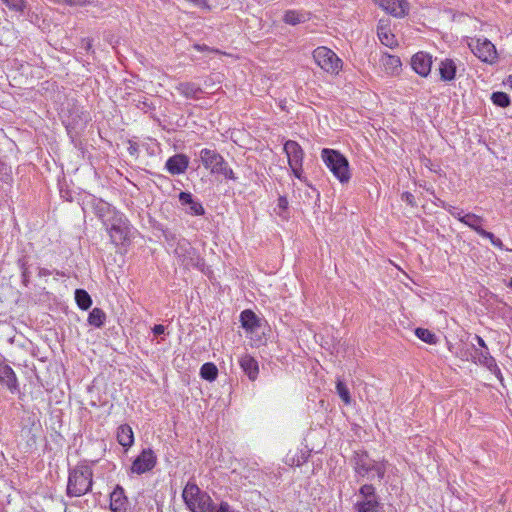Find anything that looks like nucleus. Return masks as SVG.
<instances>
[{
    "label": "nucleus",
    "instance_id": "e433bc0d",
    "mask_svg": "<svg viewBox=\"0 0 512 512\" xmlns=\"http://www.w3.org/2000/svg\"><path fill=\"white\" fill-rule=\"evenodd\" d=\"M90 3L89 0H65V4L71 7H84Z\"/></svg>",
    "mask_w": 512,
    "mask_h": 512
},
{
    "label": "nucleus",
    "instance_id": "473e14b6",
    "mask_svg": "<svg viewBox=\"0 0 512 512\" xmlns=\"http://www.w3.org/2000/svg\"><path fill=\"white\" fill-rule=\"evenodd\" d=\"M491 99L493 103L499 107H507L510 104V99L504 92L493 93Z\"/></svg>",
    "mask_w": 512,
    "mask_h": 512
},
{
    "label": "nucleus",
    "instance_id": "c03bdc74",
    "mask_svg": "<svg viewBox=\"0 0 512 512\" xmlns=\"http://www.w3.org/2000/svg\"><path fill=\"white\" fill-rule=\"evenodd\" d=\"M507 84L512 88V75L508 77Z\"/></svg>",
    "mask_w": 512,
    "mask_h": 512
},
{
    "label": "nucleus",
    "instance_id": "f8f14e48",
    "mask_svg": "<svg viewBox=\"0 0 512 512\" xmlns=\"http://www.w3.org/2000/svg\"><path fill=\"white\" fill-rule=\"evenodd\" d=\"M412 69L421 77H427L432 67V57L425 52H417L411 58Z\"/></svg>",
    "mask_w": 512,
    "mask_h": 512
},
{
    "label": "nucleus",
    "instance_id": "a18cd8bd",
    "mask_svg": "<svg viewBox=\"0 0 512 512\" xmlns=\"http://www.w3.org/2000/svg\"><path fill=\"white\" fill-rule=\"evenodd\" d=\"M194 48H195V49H197V50H199V51H201V50H203V49H204V48H203L202 46H200V45H195V46H194Z\"/></svg>",
    "mask_w": 512,
    "mask_h": 512
},
{
    "label": "nucleus",
    "instance_id": "4be33fe9",
    "mask_svg": "<svg viewBox=\"0 0 512 512\" xmlns=\"http://www.w3.org/2000/svg\"><path fill=\"white\" fill-rule=\"evenodd\" d=\"M179 200L182 205H189V212L192 215H203L205 210L201 203L195 201L189 192H181Z\"/></svg>",
    "mask_w": 512,
    "mask_h": 512
},
{
    "label": "nucleus",
    "instance_id": "a19ab883",
    "mask_svg": "<svg viewBox=\"0 0 512 512\" xmlns=\"http://www.w3.org/2000/svg\"><path fill=\"white\" fill-rule=\"evenodd\" d=\"M402 199L405 200L407 203L414 205V196L409 192H404L402 194Z\"/></svg>",
    "mask_w": 512,
    "mask_h": 512
},
{
    "label": "nucleus",
    "instance_id": "2eb2a0df",
    "mask_svg": "<svg viewBox=\"0 0 512 512\" xmlns=\"http://www.w3.org/2000/svg\"><path fill=\"white\" fill-rule=\"evenodd\" d=\"M108 232L111 241L116 245L122 244L128 236L126 223L121 217L114 219V222L108 228Z\"/></svg>",
    "mask_w": 512,
    "mask_h": 512
},
{
    "label": "nucleus",
    "instance_id": "f704fd0d",
    "mask_svg": "<svg viewBox=\"0 0 512 512\" xmlns=\"http://www.w3.org/2000/svg\"><path fill=\"white\" fill-rule=\"evenodd\" d=\"M478 234L484 238L489 239L492 245H494L495 247H498L500 249L503 248L502 240L500 238L495 237V235L492 232L486 231L482 228Z\"/></svg>",
    "mask_w": 512,
    "mask_h": 512
},
{
    "label": "nucleus",
    "instance_id": "412c9836",
    "mask_svg": "<svg viewBox=\"0 0 512 512\" xmlns=\"http://www.w3.org/2000/svg\"><path fill=\"white\" fill-rule=\"evenodd\" d=\"M242 327L249 333H253L260 326V320L251 310H244L240 315Z\"/></svg>",
    "mask_w": 512,
    "mask_h": 512
},
{
    "label": "nucleus",
    "instance_id": "7c9ffc66",
    "mask_svg": "<svg viewBox=\"0 0 512 512\" xmlns=\"http://www.w3.org/2000/svg\"><path fill=\"white\" fill-rule=\"evenodd\" d=\"M416 336L421 339L422 341L428 343V344H436L437 337L434 333H432L430 330L425 328H417L415 330Z\"/></svg>",
    "mask_w": 512,
    "mask_h": 512
},
{
    "label": "nucleus",
    "instance_id": "ea45409f",
    "mask_svg": "<svg viewBox=\"0 0 512 512\" xmlns=\"http://www.w3.org/2000/svg\"><path fill=\"white\" fill-rule=\"evenodd\" d=\"M278 207L282 210H286L288 207V200L286 197L280 196L278 199Z\"/></svg>",
    "mask_w": 512,
    "mask_h": 512
},
{
    "label": "nucleus",
    "instance_id": "5701e85b",
    "mask_svg": "<svg viewBox=\"0 0 512 512\" xmlns=\"http://www.w3.org/2000/svg\"><path fill=\"white\" fill-rule=\"evenodd\" d=\"M439 73L442 81H452L456 76V64L451 59L441 61L439 65Z\"/></svg>",
    "mask_w": 512,
    "mask_h": 512
},
{
    "label": "nucleus",
    "instance_id": "58836bf2",
    "mask_svg": "<svg viewBox=\"0 0 512 512\" xmlns=\"http://www.w3.org/2000/svg\"><path fill=\"white\" fill-rule=\"evenodd\" d=\"M447 210L453 217L457 218L461 222V218L464 215L461 211H458L455 207L452 206H449Z\"/></svg>",
    "mask_w": 512,
    "mask_h": 512
},
{
    "label": "nucleus",
    "instance_id": "1a4fd4ad",
    "mask_svg": "<svg viewBox=\"0 0 512 512\" xmlns=\"http://www.w3.org/2000/svg\"><path fill=\"white\" fill-rule=\"evenodd\" d=\"M199 157L205 169L212 174H218L219 171H222L225 160L216 150L204 148L200 151Z\"/></svg>",
    "mask_w": 512,
    "mask_h": 512
},
{
    "label": "nucleus",
    "instance_id": "423d86ee",
    "mask_svg": "<svg viewBox=\"0 0 512 512\" xmlns=\"http://www.w3.org/2000/svg\"><path fill=\"white\" fill-rule=\"evenodd\" d=\"M358 498L354 504L356 512H375L380 505L375 488L371 484H364L360 487Z\"/></svg>",
    "mask_w": 512,
    "mask_h": 512
},
{
    "label": "nucleus",
    "instance_id": "2f4dec72",
    "mask_svg": "<svg viewBox=\"0 0 512 512\" xmlns=\"http://www.w3.org/2000/svg\"><path fill=\"white\" fill-rule=\"evenodd\" d=\"M336 391L346 405H349L351 403L350 392L347 386L341 380H338L336 383Z\"/></svg>",
    "mask_w": 512,
    "mask_h": 512
},
{
    "label": "nucleus",
    "instance_id": "9d476101",
    "mask_svg": "<svg viewBox=\"0 0 512 512\" xmlns=\"http://www.w3.org/2000/svg\"><path fill=\"white\" fill-rule=\"evenodd\" d=\"M375 4L397 18L405 17L409 12L407 0H374Z\"/></svg>",
    "mask_w": 512,
    "mask_h": 512
},
{
    "label": "nucleus",
    "instance_id": "a211bd4d",
    "mask_svg": "<svg viewBox=\"0 0 512 512\" xmlns=\"http://www.w3.org/2000/svg\"><path fill=\"white\" fill-rule=\"evenodd\" d=\"M239 363L248 378L254 381L259 373L258 362L252 356L245 354L240 358Z\"/></svg>",
    "mask_w": 512,
    "mask_h": 512
},
{
    "label": "nucleus",
    "instance_id": "f3484780",
    "mask_svg": "<svg viewBox=\"0 0 512 512\" xmlns=\"http://www.w3.org/2000/svg\"><path fill=\"white\" fill-rule=\"evenodd\" d=\"M189 159L184 154H176L170 157L166 162V168L171 174L184 173L188 167Z\"/></svg>",
    "mask_w": 512,
    "mask_h": 512
},
{
    "label": "nucleus",
    "instance_id": "dca6fc26",
    "mask_svg": "<svg viewBox=\"0 0 512 512\" xmlns=\"http://www.w3.org/2000/svg\"><path fill=\"white\" fill-rule=\"evenodd\" d=\"M0 384L10 392L18 390V381L14 370L7 364H0Z\"/></svg>",
    "mask_w": 512,
    "mask_h": 512
},
{
    "label": "nucleus",
    "instance_id": "bb28decb",
    "mask_svg": "<svg viewBox=\"0 0 512 512\" xmlns=\"http://www.w3.org/2000/svg\"><path fill=\"white\" fill-rule=\"evenodd\" d=\"M307 19L308 18L306 16V14L296 11V10H287L283 16V21L286 24L293 25V26L300 24V23H304L307 21Z\"/></svg>",
    "mask_w": 512,
    "mask_h": 512
},
{
    "label": "nucleus",
    "instance_id": "9b49d317",
    "mask_svg": "<svg viewBox=\"0 0 512 512\" xmlns=\"http://www.w3.org/2000/svg\"><path fill=\"white\" fill-rule=\"evenodd\" d=\"M156 464V456L151 449L143 450L134 460L131 470L137 474L145 473L151 470Z\"/></svg>",
    "mask_w": 512,
    "mask_h": 512
},
{
    "label": "nucleus",
    "instance_id": "0eeeda50",
    "mask_svg": "<svg viewBox=\"0 0 512 512\" xmlns=\"http://www.w3.org/2000/svg\"><path fill=\"white\" fill-rule=\"evenodd\" d=\"M284 152L287 155L288 164L292 173L298 179H302L303 149L296 141L288 140L284 144Z\"/></svg>",
    "mask_w": 512,
    "mask_h": 512
},
{
    "label": "nucleus",
    "instance_id": "c756f323",
    "mask_svg": "<svg viewBox=\"0 0 512 512\" xmlns=\"http://www.w3.org/2000/svg\"><path fill=\"white\" fill-rule=\"evenodd\" d=\"M200 375L203 379L214 381L218 375V369L213 363H205L200 369Z\"/></svg>",
    "mask_w": 512,
    "mask_h": 512
},
{
    "label": "nucleus",
    "instance_id": "72a5a7b5",
    "mask_svg": "<svg viewBox=\"0 0 512 512\" xmlns=\"http://www.w3.org/2000/svg\"><path fill=\"white\" fill-rule=\"evenodd\" d=\"M2 2L11 10L23 12L26 8L25 0H2Z\"/></svg>",
    "mask_w": 512,
    "mask_h": 512
},
{
    "label": "nucleus",
    "instance_id": "c85d7f7f",
    "mask_svg": "<svg viewBox=\"0 0 512 512\" xmlns=\"http://www.w3.org/2000/svg\"><path fill=\"white\" fill-rule=\"evenodd\" d=\"M105 319L106 315L104 311L96 307L92 309V311L89 313L88 323L92 326L99 328L104 324Z\"/></svg>",
    "mask_w": 512,
    "mask_h": 512
},
{
    "label": "nucleus",
    "instance_id": "f03ea898",
    "mask_svg": "<svg viewBox=\"0 0 512 512\" xmlns=\"http://www.w3.org/2000/svg\"><path fill=\"white\" fill-rule=\"evenodd\" d=\"M92 469L87 465H78L70 471L67 494L79 497L90 491L92 486Z\"/></svg>",
    "mask_w": 512,
    "mask_h": 512
},
{
    "label": "nucleus",
    "instance_id": "37998d69",
    "mask_svg": "<svg viewBox=\"0 0 512 512\" xmlns=\"http://www.w3.org/2000/svg\"><path fill=\"white\" fill-rule=\"evenodd\" d=\"M475 339H476V341H477V343L479 344L480 347H482L484 350L488 349L485 341L479 335H476Z\"/></svg>",
    "mask_w": 512,
    "mask_h": 512
},
{
    "label": "nucleus",
    "instance_id": "79ce46f5",
    "mask_svg": "<svg viewBox=\"0 0 512 512\" xmlns=\"http://www.w3.org/2000/svg\"><path fill=\"white\" fill-rule=\"evenodd\" d=\"M164 331H165V327H164L163 325H160V324H159V325H155V326L153 327V333H154L155 335L163 334V333H164Z\"/></svg>",
    "mask_w": 512,
    "mask_h": 512
},
{
    "label": "nucleus",
    "instance_id": "c9c22d12",
    "mask_svg": "<svg viewBox=\"0 0 512 512\" xmlns=\"http://www.w3.org/2000/svg\"><path fill=\"white\" fill-rule=\"evenodd\" d=\"M210 512H233V510L227 502L222 501L218 508H215L214 503L212 502V508Z\"/></svg>",
    "mask_w": 512,
    "mask_h": 512
},
{
    "label": "nucleus",
    "instance_id": "7ed1b4c3",
    "mask_svg": "<svg viewBox=\"0 0 512 512\" xmlns=\"http://www.w3.org/2000/svg\"><path fill=\"white\" fill-rule=\"evenodd\" d=\"M182 498L191 512H210L213 500L194 482H188L183 489Z\"/></svg>",
    "mask_w": 512,
    "mask_h": 512
},
{
    "label": "nucleus",
    "instance_id": "4468645a",
    "mask_svg": "<svg viewBox=\"0 0 512 512\" xmlns=\"http://www.w3.org/2000/svg\"><path fill=\"white\" fill-rule=\"evenodd\" d=\"M379 61L386 74L390 76L400 75L402 71V62L398 56L383 53Z\"/></svg>",
    "mask_w": 512,
    "mask_h": 512
},
{
    "label": "nucleus",
    "instance_id": "393cba45",
    "mask_svg": "<svg viewBox=\"0 0 512 512\" xmlns=\"http://www.w3.org/2000/svg\"><path fill=\"white\" fill-rule=\"evenodd\" d=\"M176 89L186 98H195L202 91L200 86L191 82L179 83Z\"/></svg>",
    "mask_w": 512,
    "mask_h": 512
},
{
    "label": "nucleus",
    "instance_id": "20e7f679",
    "mask_svg": "<svg viewBox=\"0 0 512 512\" xmlns=\"http://www.w3.org/2000/svg\"><path fill=\"white\" fill-rule=\"evenodd\" d=\"M355 473L366 479H373L375 473L381 480L386 473V463L384 461L377 462L369 457L366 452H356L354 456Z\"/></svg>",
    "mask_w": 512,
    "mask_h": 512
},
{
    "label": "nucleus",
    "instance_id": "39448f33",
    "mask_svg": "<svg viewBox=\"0 0 512 512\" xmlns=\"http://www.w3.org/2000/svg\"><path fill=\"white\" fill-rule=\"evenodd\" d=\"M316 64L330 74H338L342 69V60L331 49L320 46L313 51Z\"/></svg>",
    "mask_w": 512,
    "mask_h": 512
},
{
    "label": "nucleus",
    "instance_id": "6e6552de",
    "mask_svg": "<svg viewBox=\"0 0 512 512\" xmlns=\"http://www.w3.org/2000/svg\"><path fill=\"white\" fill-rule=\"evenodd\" d=\"M469 47L474 55L484 62H492L497 57L495 46L488 39H472Z\"/></svg>",
    "mask_w": 512,
    "mask_h": 512
},
{
    "label": "nucleus",
    "instance_id": "de8ad7c7",
    "mask_svg": "<svg viewBox=\"0 0 512 512\" xmlns=\"http://www.w3.org/2000/svg\"><path fill=\"white\" fill-rule=\"evenodd\" d=\"M183 263L186 265V266H189L190 263L186 262L185 259L183 260Z\"/></svg>",
    "mask_w": 512,
    "mask_h": 512
},
{
    "label": "nucleus",
    "instance_id": "6ab92c4d",
    "mask_svg": "<svg viewBox=\"0 0 512 512\" xmlns=\"http://www.w3.org/2000/svg\"><path fill=\"white\" fill-rule=\"evenodd\" d=\"M476 357V363L486 367L489 371H491L498 377L501 375L500 369L498 368L495 359L490 355L488 349L479 352L476 351Z\"/></svg>",
    "mask_w": 512,
    "mask_h": 512
},
{
    "label": "nucleus",
    "instance_id": "ddd939ff",
    "mask_svg": "<svg viewBox=\"0 0 512 512\" xmlns=\"http://www.w3.org/2000/svg\"><path fill=\"white\" fill-rule=\"evenodd\" d=\"M377 36L380 42L389 48L398 46V41L391 31L390 20L380 19L377 25Z\"/></svg>",
    "mask_w": 512,
    "mask_h": 512
},
{
    "label": "nucleus",
    "instance_id": "a878e982",
    "mask_svg": "<svg viewBox=\"0 0 512 512\" xmlns=\"http://www.w3.org/2000/svg\"><path fill=\"white\" fill-rule=\"evenodd\" d=\"M483 221L484 220L481 216L473 213H467L461 218V222L473 229L477 234L482 229Z\"/></svg>",
    "mask_w": 512,
    "mask_h": 512
},
{
    "label": "nucleus",
    "instance_id": "09e8293b",
    "mask_svg": "<svg viewBox=\"0 0 512 512\" xmlns=\"http://www.w3.org/2000/svg\"><path fill=\"white\" fill-rule=\"evenodd\" d=\"M509 286L512 288V279L510 280Z\"/></svg>",
    "mask_w": 512,
    "mask_h": 512
},
{
    "label": "nucleus",
    "instance_id": "aec40b11",
    "mask_svg": "<svg viewBox=\"0 0 512 512\" xmlns=\"http://www.w3.org/2000/svg\"><path fill=\"white\" fill-rule=\"evenodd\" d=\"M127 498L124 495V490L117 486L110 494V508L113 512L125 511Z\"/></svg>",
    "mask_w": 512,
    "mask_h": 512
},
{
    "label": "nucleus",
    "instance_id": "4c0bfd02",
    "mask_svg": "<svg viewBox=\"0 0 512 512\" xmlns=\"http://www.w3.org/2000/svg\"><path fill=\"white\" fill-rule=\"evenodd\" d=\"M218 174H221V175H223V176H225L226 178L231 179V180H235V179H236V177H235V174H234L233 170H232V169H230V168H228V167L226 166V163L223 165V167H222V171H219V172H218Z\"/></svg>",
    "mask_w": 512,
    "mask_h": 512
},
{
    "label": "nucleus",
    "instance_id": "b1692460",
    "mask_svg": "<svg viewBox=\"0 0 512 512\" xmlns=\"http://www.w3.org/2000/svg\"><path fill=\"white\" fill-rule=\"evenodd\" d=\"M117 440L123 447H130L134 442L132 428L127 424L121 425L117 431Z\"/></svg>",
    "mask_w": 512,
    "mask_h": 512
},
{
    "label": "nucleus",
    "instance_id": "49530a36",
    "mask_svg": "<svg viewBox=\"0 0 512 512\" xmlns=\"http://www.w3.org/2000/svg\"><path fill=\"white\" fill-rule=\"evenodd\" d=\"M90 47H91V43H90V41H88V42H87V47H86V48H87V49H90Z\"/></svg>",
    "mask_w": 512,
    "mask_h": 512
},
{
    "label": "nucleus",
    "instance_id": "cd10ccee",
    "mask_svg": "<svg viewBox=\"0 0 512 512\" xmlns=\"http://www.w3.org/2000/svg\"><path fill=\"white\" fill-rule=\"evenodd\" d=\"M75 300L78 307L82 310H87L92 305V299L90 295L83 289H77L75 291Z\"/></svg>",
    "mask_w": 512,
    "mask_h": 512
},
{
    "label": "nucleus",
    "instance_id": "f257e3e1",
    "mask_svg": "<svg viewBox=\"0 0 512 512\" xmlns=\"http://www.w3.org/2000/svg\"><path fill=\"white\" fill-rule=\"evenodd\" d=\"M321 158L340 183L346 184L350 181L349 162L343 154L334 149L324 148L321 151Z\"/></svg>",
    "mask_w": 512,
    "mask_h": 512
}]
</instances>
